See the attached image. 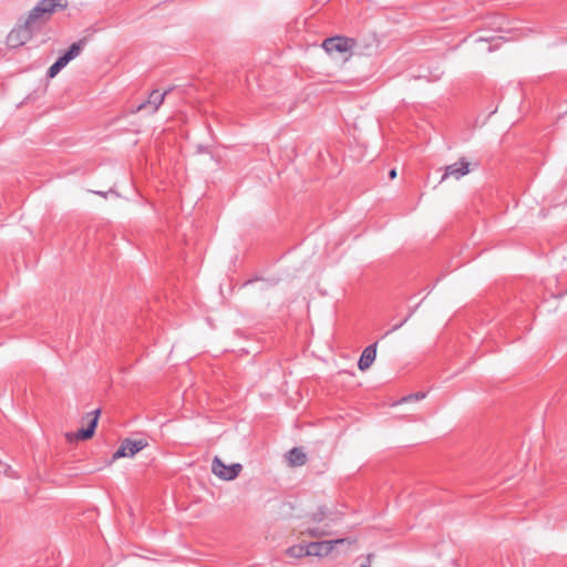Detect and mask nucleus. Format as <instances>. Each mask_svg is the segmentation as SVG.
<instances>
[{
    "label": "nucleus",
    "mask_w": 567,
    "mask_h": 567,
    "mask_svg": "<svg viewBox=\"0 0 567 567\" xmlns=\"http://www.w3.org/2000/svg\"><path fill=\"white\" fill-rule=\"evenodd\" d=\"M425 398V393L424 392H416L414 394H411V395H408V396H404L401 401L402 402H409V401H420L422 399Z\"/></svg>",
    "instance_id": "nucleus-14"
},
{
    "label": "nucleus",
    "mask_w": 567,
    "mask_h": 567,
    "mask_svg": "<svg viewBox=\"0 0 567 567\" xmlns=\"http://www.w3.org/2000/svg\"><path fill=\"white\" fill-rule=\"evenodd\" d=\"M389 177H390L391 179H393V178H395V177H396V169H395V168H393V169H391V171L389 172Z\"/></svg>",
    "instance_id": "nucleus-17"
},
{
    "label": "nucleus",
    "mask_w": 567,
    "mask_h": 567,
    "mask_svg": "<svg viewBox=\"0 0 567 567\" xmlns=\"http://www.w3.org/2000/svg\"><path fill=\"white\" fill-rule=\"evenodd\" d=\"M311 534H312L313 536H321V535H323V533H322V532H319L318 529H312V530H311Z\"/></svg>",
    "instance_id": "nucleus-18"
},
{
    "label": "nucleus",
    "mask_w": 567,
    "mask_h": 567,
    "mask_svg": "<svg viewBox=\"0 0 567 567\" xmlns=\"http://www.w3.org/2000/svg\"><path fill=\"white\" fill-rule=\"evenodd\" d=\"M92 414L93 416L90 419V422L85 429H81L75 433L66 434L69 441H71L73 437H75L76 440H87L93 436L97 425L100 410L93 411Z\"/></svg>",
    "instance_id": "nucleus-7"
},
{
    "label": "nucleus",
    "mask_w": 567,
    "mask_h": 567,
    "mask_svg": "<svg viewBox=\"0 0 567 567\" xmlns=\"http://www.w3.org/2000/svg\"><path fill=\"white\" fill-rule=\"evenodd\" d=\"M58 6V0H41L30 11L25 22L22 25L14 28L8 34V45L11 48H19L25 44L32 38V35L39 32L42 27L50 20Z\"/></svg>",
    "instance_id": "nucleus-1"
},
{
    "label": "nucleus",
    "mask_w": 567,
    "mask_h": 567,
    "mask_svg": "<svg viewBox=\"0 0 567 567\" xmlns=\"http://www.w3.org/2000/svg\"><path fill=\"white\" fill-rule=\"evenodd\" d=\"M241 470V464L235 463L227 466L218 456H215L212 462V472L224 481L235 480L240 474Z\"/></svg>",
    "instance_id": "nucleus-3"
},
{
    "label": "nucleus",
    "mask_w": 567,
    "mask_h": 567,
    "mask_svg": "<svg viewBox=\"0 0 567 567\" xmlns=\"http://www.w3.org/2000/svg\"><path fill=\"white\" fill-rule=\"evenodd\" d=\"M355 47V40L348 37L336 35L322 42L323 50L333 59L348 61Z\"/></svg>",
    "instance_id": "nucleus-2"
},
{
    "label": "nucleus",
    "mask_w": 567,
    "mask_h": 567,
    "mask_svg": "<svg viewBox=\"0 0 567 567\" xmlns=\"http://www.w3.org/2000/svg\"><path fill=\"white\" fill-rule=\"evenodd\" d=\"M68 63L60 56L48 70V78H54Z\"/></svg>",
    "instance_id": "nucleus-12"
},
{
    "label": "nucleus",
    "mask_w": 567,
    "mask_h": 567,
    "mask_svg": "<svg viewBox=\"0 0 567 567\" xmlns=\"http://www.w3.org/2000/svg\"><path fill=\"white\" fill-rule=\"evenodd\" d=\"M371 555H368L364 559V561L361 564V567H370L371 566Z\"/></svg>",
    "instance_id": "nucleus-16"
},
{
    "label": "nucleus",
    "mask_w": 567,
    "mask_h": 567,
    "mask_svg": "<svg viewBox=\"0 0 567 567\" xmlns=\"http://www.w3.org/2000/svg\"><path fill=\"white\" fill-rule=\"evenodd\" d=\"M147 441L144 439L141 440H131L125 439L122 441L121 446L118 450L113 454V461L121 458V457H132L140 451H142L144 447L147 446Z\"/></svg>",
    "instance_id": "nucleus-4"
},
{
    "label": "nucleus",
    "mask_w": 567,
    "mask_h": 567,
    "mask_svg": "<svg viewBox=\"0 0 567 567\" xmlns=\"http://www.w3.org/2000/svg\"><path fill=\"white\" fill-rule=\"evenodd\" d=\"M344 542V538H339L334 540H321L310 543L308 544L309 556H327L333 550L337 544H342Z\"/></svg>",
    "instance_id": "nucleus-5"
},
{
    "label": "nucleus",
    "mask_w": 567,
    "mask_h": 567,
    "mask_svg": "<svg viewBox=\"0 0 567 567\" xmlns=\"http://www.w3.org/2000/svg\"><path fill=\"white\" fill-rule=\"evenodd\" d=\"M412 313H413V311H411V312L409 313V316H408V317H406L402 322H400L399 324L394 326V327L392 328L391 332H392V331H395V330H398V329H400V328H401V327H402V326L408 321V319L412 316ZM389 333H390V331H388V332H386V334H389Z\"/></svg>",
    "instance_id": "nucleus-15"
},
{
    "label": "nucleus",
    "mask_w": 567,
    "mask_h": 567,
    "mask_svg": "<svg viewBox=\"0 0 567 567\" xmlns=\"http://www.w3.org/2000/svg\"><path fill=\"white\" fill-rule=\"evenodd\" d=\"M323 515H324L323 513L315 514V519H317V520H321V519H322V517H323Z\"/></svg>",
    "instance_id": "nucleus-19"
},
{
    "label": "nucleus",
    "mask_w": 567,
    "mask_h": 567,
    "mask_svg": "<svg viewBox=\"0 0 567 567\" xmlns=\"http://www.w3.org/2000/svg\"><path fill=\"white\" fill-rule=\"evenodd\" d=\"M377 347H378V342H374V343L368 346L362 351L361 357L358 361V368L361 371H365L367 369H369L372 365V363L377 357Z\"/></svg>",
    "instance_id": "nucleus-9"
},
{
    "label": "nucleus",
    "mask_w": 567,
    "mask_h": 567,
    "mask_svg": "<svg viewBox=\"0 0 567 567\" xmlns=\"http://www.w3.org/2000/svg\"><path fill=\"white\" fill-rule=\"evenodd\" d=\"M287 460L291 466H301L307 462V455L300 447H293L287 453Z\"/></svg>",
    "instance_id": "nucleus-10"
},
{
    "label": "nucleus",
    "mask_w": 567,
    "mask_h": 567,
    "mask_svg": "<svg viewBox=\"0 0 567 567\" xmlns=\"http://www.w3.org/2000/svg\"><path fill=\"white\" fill-rule=\"evenodd\" d=\"M288 554L291 556V557H303V556H309V553H308V545L307 546H292L290 547L288 550Z\"/></svg>",
    "instance_id": "nucleus-13"
},
{
    "label": "nucleus",
    "mask_w": 567,
    "mask_h": 567,
    "mask_svg": "<svg viewBox=\"0 0 567 567\" xmlns=\"http://www.w3.org/2000/svg\"><path fill=\"white\" fill-rule=\"evenodd\" d=\"M83 44H84V40H80L79 42L71 44V47L68 49V51L63 55H61V58L66 63H69L71 60H73L81 53Z\"/></svg>",
    "instance_id": "nucleus-11"
},
{
    "label": "nucleus",
    "mask_w": 567,
    "mask_h": 567,
    "mask_svg": "<svg viewBox=\"0 0 567 567\" xmlns=\"http://www.w3.org/2000/svg\"><path fill=\"white\" fill-rule=\"evenodd\" d=\"M169 90H166L164 92H159L158 90H154L151 92L148 100L145 103H142L137 106V111H141L147 106L152 107V113H155L158 107L164 102L165 96L169 93Z\"/></svg>",
    "instance_id": "nucleus-8"
},
{
    "label": "nucleus",
    "mask_w": 567,
    "mask_h": 567,
    "mask_svg": "<svg viewBox=\"0 0 567 567\" xmlns=\"http://www.w3.org/2000/svg\"><path fill=\"white\" fill-rule=\"evenodd\" d=\"M470 173V162L465 158H461L458 162L447 165L445 167V172L441 178V183L447 179L449 177H453L455 179H460Z\"/></svg>",
    "instance_id": "nucleus-6"
}]
</instances>
